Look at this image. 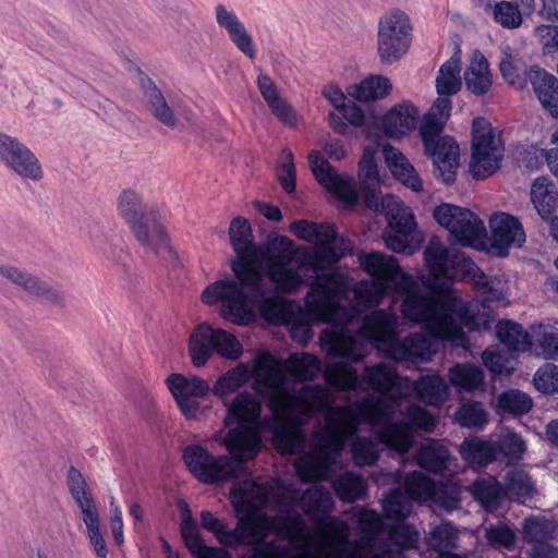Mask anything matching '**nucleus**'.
<instances>
[{"mask_svg":"<svg viewBox=\"0 0 558 558\" xmlns=\"http://www.w3.org/2000/svg\"><path fill=\"white\" fill-rule=\"evenodd\" d=\"M290 231L312 243L313 250L295 246L284 235L269 238L263 248L255 245L252 229L245 218H234L229 228L236 259L231 264L234 278L223 277L202 292L206 305H220V315L238 326L255 319V311L275 324L286 323L288 305L277 293H292L303 283L302 272H311L313 283L305 305L316 323L330 325L322 331V349L336 357L359 363L367 354L366 342L396 362L425 363L436 352L435 339L415 332L399 339L396 335L398 316L395 312L376 310L362 315L353 301L349 306L341 300L353 294L349 277L338 272L335 265L351 250L350 243L338 236L328 222L296 220Z\"/></svg>","mask_w":558,"mask_h":558,"instance_id":"f257e3e1","label":"nucleus"},{"mask_svg":"<svg viewBox=\"0 0 558 558\" xmlns=\"http://www.w3.org/2000/svg\"><path fill=\"white\" fill-rule=\"evenodd\" d=\"M429 277L424 286L420 284L398 264V260L380 252L363 254L359 260L372 280H363L354 286L353 296L357 308H371L379 305L388 293L403 298L401 312L414 323L423 324L435 339L452 342L466 348L469 344L464 328L480 330L486 327L488 318L485 313H475L472 302L463 301L451 290L452 280L461 277L471 282L486 302L505 300L502 288L477 267L464 253L448 250L439 240L432 239L424 251Z\"/></svg>","mask_w":558,"mask_h":558,"instance_id":"f03ea898","label":"nucleus"},{"mask_svg":"<svg viewBox=\"0 0 558 558\" xmlns=\"http://www.w3.org/2000/svg\"><path fill=\"white\" fill-rule=\"evenodd\" d=\"M327 384L341 391H357L364 385L377 392V397H365L355 404L336 408L328 415V427L318 433V444L333 445L339 452L343 437L356 429L361 415L374 428L376 438L386 447L400 454L407 453L414 445L415 433H432L436 417L420 405H409L402 420L392 422L400 408V401L414 397L428 405L442 404L449 396V387L438 374L420 376L416 380L399 376L395 367L379 363L366 366L361 376L344 362L329 363L324 372Z\"/></svg>","mask_w":558,"mask_h":558,"instance_id":"7ed1b4c3","label":"nucleus"},{"mask_svg":"<svg viewBox=\"0 0 558 558\" xmlns=\"http://www.w3.org/2000/svg\"><path fill=\"white\" fill-rule=\"evenodd\" d=\"M435 482L422 473L413 471L404 480V490L395 488L383 500L386 517L396 523L386 529L381 517L374 510L359 509L355 513L360 537L350 546V527L344 521L328 513L333 509L331 493L313 486L301 498L302 510L313 521L315 529L312 542L318 548L310 547L296 558H405L403 549L413 548L418 542L417 531L402 523L411 513L413 500H436Z\"/></svg>","mask_w":558,"mask_h":558,"instance_id":"20e7f679","label":"nucleus"},{"mask_svg":"<svg viewBox=\"0 0 558 558\" xmlns=\"http://www.w3.org/2000/svg\"><path fill=\"white\" fill-rule=\"evenodd\" d=\"M302 495L280 481H243L230 492L234 510L241 514L235 529L230 530L207 510L202 511L201 522L225 546H251L242 558H296L312 545L304 518L296 510L302 509Z\"/></svg>","mask_w":558,"mask_h":558,"instance_id":"39448f33","label":"nucleus"},{"mask_svg":"<svg viewBox=\"0 0 558 558\" xmlns=\"http://www.w3.org/2000/svg\"><path fill=\"white\" fill-rule=\"evenodd\" d=\"M251 378L254 379V391L268 401L271 411L270 420L259 423L260 430L269 429L274 446L280 453L301 452L305 442L303 426L313 412L326 405V390L306 387L299 395L290 393L278 360L269 352H260L252 363H239L222 374L211 391L223 399L240 390Z\"/></svg>","mask_w":558,"mask_h":558,"instance_id":"423d86ee","label":"nucleus"},{"mask_svg":"<svg viewBox=\"0 0 558 558\" xmlns=\"http://www.w3.org/2000/svg\"><path fill=\"white\" fill-rule=\"evenodd\" d=\"M226 405L229 432L225 445L232 458L214 456L199 445L186 446L183 451L187 470L205 484L239 477L244 472V460L255 458L262 447L258 422L262 413L260 401L251 392L242 391Z\"/></svg>","mask_w":558,"mask_h":558,"instance_id":"0eeeda50","label":"nucleus"},{"mask_svg":"<svg viewBox=\"0 0 558 558\" xmlns=\"http://www.w3.org/2000/svg\"><path fill=\"white\" fill-rule=\"evenodd\" d=\"M356 402L351 403V405ZM350 407L343 405L342 408ZM337 407L328 408L325 413V424L315 428L310 440V451L300 456L294 464L298 476L305 482L328 481L342 468L341 456L344 445L351 440L352 459L357 466L373 465L379 458V447L368 437L355 436L361 423L369 424L361 416L356 429L345 434L339 452H333V445L318 444L316 436L328 427V415Z\"/></svg>","mask_w":558,"mask_h":558,"instance_id":"6e6552de","label":"nucleus"},{"mask_svg":"<svg viewBox=\"0 0 558 558\" xmlns=\"http://www.w3.org/2000/svg\"><path fill=\"white\" fill-rule=\"evenodd\" d=\"M365 133L367 138L374 140L376 143V146L369 145L364 148V153L360 161L359 178L362 184L366 206L368 207V198L371 195H376L379 198V202L388 196H384L378 190L380 181L376 165V154L379 146H383L385 161L393 177L411 190L415 192L421 191L423 183L408 159L398 149L389 145H383L379 142L377 129L373 130L371 125H367Z\"/></svg>","mask_w":558,"mask_h":558,"instance_id":"1a4fd4ad","label":"nucleus"},{"mask_svg":"<svg viewBox=\"0 0 558 558\" xmlns=\"http://www.w3.org/2000/svg\"><path fill=\"white\" fill-rule=\"evenodd\" d=\"M368 208L387 218L388 226L383 238L388 248L396 253L411 255L420 247L422 236L416 231L414 216L399 197L388 194L379 202L376 195H371Z\"/></svg>","mask_w":558,"mask_h":558,"instance_id":"9d476101","label":"nucleus"},{"mask_svg":"<svg viewBox=\"0 0 558 558\" xmlns=\"http://www.w3.org/2000/svg\"><path fill=\"white\" fill-rule=\"evenodd\" d=\"M118 213L142 245L155 252L168 247V235L160 217L138 192L133 189L123 190L118 197Z\"/></svg>","mask_w":558,"mask_h":558,"instance_id":"9b49d317","label":"nucleus"},{"mask_svg":"<svg viewBox=\"0 0 558 558\" xmlns=\"http://www.w3.org/2000/svg\"><path fill=\"white\" fill-rule=\"evenodd\" d=\"M244 352L241 341L231 332L214 328L208 323L198 324L189 338V354L195 367L204 366L213 354L238 361Z\"/></svg>","mask_w":558,"mask_h":558,"instance_id":"f8f14e48","label":"nucleus"},{"mask_svg":"<svg viewBox=\"0 0 558 558\" xmlns=\"http://www.w3.org/2000/svg\"><path fill=\"white\" fill-rule=\"evenodd\" d=\"M413 26L409 15L400 10L384 14L377 27V53L383 64L402 59L412 43Z\"/></svg>","mask_w":558,"mask_h":558,"instance_id":"ddd939ff","label":"nucleus"},{"mask_svg":"<svg viewBox=\"0 0 558 558\" xmlns=\"http://www.w3.org/2000/svg\"><path fill=\"white\" fill-rule=\"evenodd\" d=\"M504 143L492 124L476 118L472 124V157L470 171L475 179H485L495 173L504 157Z\"/></svg>","mask_w":558,"mask_h":558,"instance_id":"4468645a","label":"nucleus"},{"mask_svg":"<svg viewBox=\"0 0 558 558\" xmlns=\"http://www.w3.org/2000/svg\"><path fill=\"white\" fill-rule=\"evenodd\" d=\"M434 218L449 231L453 242L472 247L484 243L485 225L471 210L445 203L435 208Z\"/></svg>","mask_w":558,"mask_h":558,"instance_id":"2eb2a0df","label":"nucleus"},{"mask_svg":"<svg viewBox=\"0 0 558 558\" xmlns=\"http://www.w3.org/2000/svg\"><path fill=\"white\" fill-rule=\"evenodd\" d=\"M166 381L182 415L186 420L197 418L203 412L201 400L211 390L208 381L195 375L182 374H172Z\"/></svg>","mask_w":558,"mask_h":558,"instance_id":"dca6fc26","label":"nucleus"},{"mask_svg":"<svg viewBox=\"0 0 558 558\" xmlns=\"http://www.w3.org/2000/svg\"><path fill=\"white\" fill-rule=\"evenodd\" d=\"M0 163L25 180L43 178V168L35 154L16 137L4 133H0Z\"/></svg>","mask_w":558,"mask_h":558,"instance_id":"f3484780","label":"nucleus"},{"mask_svg":"<svg viewBox=\"0 0 558 558\" xmlns=\"http://www.w3.org/2000/svg\"><path fill=\"white\" fill-rule=\"evenodd\" d=\"M308 165L318 183L336 198L348 206H354L357 203L353 179L337 173L318 150L313 149L308 153Z\"/></svg>","mask_w":558,"mask_h":558,"instance_id":"a211bd4d","label":"nucleus"},{"mask_svg":"<svg viewBox=\"0 0 558 558\" xmlns=\"http://www.w3.org/2000/svg\"><path fill=\"white\" fill-rule=\"evenodd\" d=\"M427 155L432 158L435 173L442 182L450 184L456 179L459 146L450 136L421 134Z\"/></svg>","mask_w":558,"mask_h":558,"instance_id":"6ab92c4d","label":"nucleus"},{"mask_svg":"<svg viewBox=\"0 0 558 558\" xmlns=\"http://www.w3.org/2000/svg\"><path fill=\"white\" fill-rule=\"evenodd\" d=\"M281 368H282V372L284 374V377H286V389L290 392V393H293V395H299L304 388H306V386H303L300 390H290L289 387H288V379H287V373H289L295 380L298 381H310V380H313L320 372L322 369V365H320V361L310 354V353H306V352H303V353H294V354H291L284 362H280L278 360ZM307 387H312V385H307ZM313 387H320L322 386H318V385H313ZM324 389V387H323ZM327 395H328V401L326 403V405L315 412H313L311 414V416L308 417V420L315 414V413H318V412H322V411H327L330 404V395L328 392V390L325 388Z\"/></svg>","mask_w":558,"mask_h":558,"instance_id":"aec40b11","label":"nucleus"},{"mask_svg":"<svg viewBox=\"0 0 558 558\" xmlns=\"http://www.w3.org/2000/svg\"><path fill=\"white\" fill-rule=\"evenodd\" d=\"M413 459L420 468L434 474L448 470L452 460L444 441L433 438L426 439L417 447Z\"/></svg>","mask_w":558,"mask_h":558,"instance_id":"412c9836","label":"nucleus"},{"mask_svg":"<svg viewBox=\"0 0 558 558\" xmlns=\"http://www.w3.org/2000/svg\"><path fill=\"white\" fill-rule=\"evenodd\" d=\"M418 111L410 102H403L389 110L383 118L381 130L391 138L402 137L416 128Z\"/></svg>","mask_w":558,"mask_h":558,"instance_id":"4be33fe9","label":"nucleus"},{"mask_svg":"<svg viewBox=\"0 0 558 558\" xmlns=\"http://www.w3.org/2000/svg\"><path fill=\"white\" fill-rule=\"evenodd\" d=\"M527 80L543 108L550 116L558 118V80L537 66H532L529 70Z\"/></svg>","mask_w":558,"mask_h":558,"instance_id":"5701e85b","label":"nucleus"},{"mask_svg":"<svg viewBox=\"0 0 558 558\" xmlns=\"http://www.w3.org/2000/svg\"><path fill=\"white\" fill-rule=\"evenodd\" d=\"M216 19L218 25L227 31L234 46L247 58L254 59L256 53L252 37L236 14L223 5H218L216 8Z\"/></svg>","mask_w":558,"mask_h":558,"instance_id":"b1692460","label":"nucleus"},{"mask_svg":"<svg viewBox=\"0 0 558 558\" xmlns=\"http://www.w3.org/2000/svg\"><path fill=\"white\" fill-rule=\"evenodd\" d=\"M492 236L499 247L522 246L525 233L521 222L513 216L505 213L495 214L490 218Z\"/></svg>","mask_w":558,"mask_h":558,"instance_id":"393cba45","label":"nucleus"},{"mask_svg":"<svg viewBox=\"0 0 558 558\" xmlns=\"http://www.w3.org/2000/svg\"><path fill=\"white\" fill-rule=\"evenodd\" d=\"M0 277L26 292L56 299L58 293L45 281L12 264H0Z\"/></svg>","mask_w":558,"mask_h":558,"instance_id":"a878e982","label":"nucleus"},{"mask_svg":"<svg viewBox=\"0 0 558 558\" xmlns=\"http://www.w3.org/2000/svg\"><path fill=\"white\" fill-rule=\"evenodd\" d=\"M532 204L543 220H550L558 208V191L546 177L536 178L531 185Z\"/></svg>","mask_w":558,"mask_h":558,"instance_id":"bb28decb","label":"nucleus"},{"mask_svg":"<svg viewBox=\"0 0 558 558\" xmlns=\"http://www.w3.org/2000/svg\"><path fill=\"white\" fill-rule=\"evenodd\" d=\"M462 459L474 468H483L498 459L495 440L473 436L465 438L459 450Z\"/></svg>","mask_w":558,"mask_h":558,"instance_id":"cd10ccee","label":"nucleus"},{"mask_svg":"<svg viewBox=\"0 0 558 558\" xmlns=\"http://www.w3.org/2000/svg\"><path fill=\"white\" fill-rule=\"evenodd\" d=\"M450 385L459 391H482L485 387V374L481 366L472 363H457L448 371Z\"/></svg>","mask_w":558,"mask_h":558,"instance_id":"c85d7f7f","label":"nucleus"},{"mask_svg":"<svg viewBox=\"0 0 558 558\" xmlns=\"http://www.w3.org/2000/svg\"><path fill=\"white\" fill-rule=\"evenodd\" d=\"M464 82L468 90L476 96L485 95L490 89L493 75L486 58L481 52L473 53L464 72Z\"/></svg>","mask_w":558,"mask_h":558,"instance_id":"c756f323","label":"nucleus"},{"mask_svg":"<svg viewBox=\"0 0 558 558\" xmlns=\"http://www.w3.org/2000/svg\"><path fill=\"white\" fill-rule=\"evenodd\" d=\"M470 492L474 499L487 511L498 509L506 498H508L506 487L493 476L476 480L471 485Z\"/></svg>","mask_w":558,"mask_h":558,"instance_id":"7c9ffc66","label":"nucleus"},{"mask_svg":"<svg viewBox=\"0 0 558 558\" xmlns=\"http://www.w3.org/2000/svg\"><path fill=\"white\" fill-rule=\"evenodd\" d=\"M485 12L489 13L498 25L506 29L519 28L523 23L521 9L512 1L480 0Z\"/></svg>","mask_w":558,"mask_h":558,"instance_id":"2f4dec72","label":"nucleus"},{"mask_svg":"<svg viewBox=\"0 0 558 558\" xmlns=\"http://www.w3.org/2000/svg\"><path fill=\"white\" fill-rule=\"evenodd\" d=\"M181 534L185 546L195 558H232L222 548L207 546L199 536L197 527L191 521H184Z\"/></svg>","mask_w":558,"mask_h":558,"instance_id":"473e14b6","label":"nucleus"},{"mask_svg":"<svg viewBox=\"0 0 558 558\" xmlns=\"http://www.w3.org/2000/svg\"><path fill=\"white\" fill-rule=\"evenodd\" d=\"M391 89L390 81L381 75H372L360 84L348 88V94L359 101H369L385 97Z\"/></svg>","mask_w":558,"mask_h":558,"instance_id":"72a5a7b5","label":"nucleus"},{"mask_svg":"<svg viewBox=\"0 0 558 558\" xmlns=\"http://www.w3.org/2000/svg\"><path fill=\"white\" fill-rule=\"evenodd\" d=\"M496 332L499 341L511 352H525L532 348L527 332L511 320L499 322Z\"/></svg>","mask_w":558,"mask_h":558,"instance_id":"f704fd0d","label":"nucleus"},{"mask_svg":"<svg viewBox=\"0 0 558 558\" xmlns=\"http://www.w3.org/2000/svg\"><path fill=\"white\" fill-rule=\"evenodd\" d=\"M451 109L452 105L449 97L439 96L424 117L420 134L440 135L444 125L450 117Z\"/></svg>","mask_w":558,"mask_h":558,"instance_id":"c9c22d12","label":"nucleus"},{"mask_svg":"<svg viewBox=\"0 0 558 558\" xmlns=\"http://www.w3.org/2000/svg\"><path fill=\"white\" fill-rule=\"evenodd\" d=\"M532 407V398L527 393L517 389H510L501 392L496 398L495 403V408L498 413H507L513 416L526 414L531 411Z\"/></svg>","mask_w":558,"mask_h":558,"instance_id":"e433bc0d","label":"nucleus"},{"mask_svg":"<svg viewBox=\"0 0 558 558\" xmlns=\"http://www.w3.org/2000/svg\"><path fill=\"white\" fill-rule=\"evenodd\" d=\"M460 72V61L457 58H450L440 66L436 78V89L439 96L449 97L461 89Z\"/></svg>","mask_w":558,"mask_h":558,"instance_id":"4c0bfd02","label":"nucleus"},{"mask_svg":"<svg viewBox=\"0 0 558 558\" xmlns=\"http://www.w3.org/2000/svg\"><path fill=\"white\" fill-rule=\"evenodd\" d=\"M144 97L153 116L162 124L174 128L177 119L168 106L161 92L150 82L147 81L144 89Z\"/></svg>","mask_w":558,"mask_h":558,"instance_id":"58836bf2","label":"nucleus"},{"mask_svg":"<svg viewBox=\"0 0 558 558\" xmlns=\"http://www.w3.org/2000/svg\"><path fill=\"white\" fill-rule=\"evenodd\" d=\"M332 487L338 497L347 502L363 498L366 490L364 480L353 472H344L341 474L332 482Z\"/></svg>","mask_w":558,"mask_h":558,"instance_id":"ea45409f","label":"nucleus"},{"mask_svg":"<svg viewBox=\"0 0 558 558\" xmlns=\"http://www.w3.org/2000/svg\"><path fill=\"white\" fill-rule=\"evenodd\" d=\"M456 422L473 429H483L488 423V413L478 401L462 402L454 414Z\"/></svg>","mask_w":558,"mask_h":558,"instance_id":"a19ab883","label":"nucleus"},{"mask_svg":"<svg viewBox=\"0 0 558 558\" xmlns=\"http://www.w3.org/2000/svg\"><path fill=\"white\" fill-rule=\"evenodd\" d=\"M495 444L498 448V458L502 457L509 462H517L523 459L526 451V442L518 433L506 429L498 435Z\"/></svg>","mask_w":558,"mask_h":558,"instance_id":"79ce46f5","label":"nucleus"},{"mask_svg":"<svg viewBox=\"0 0 558 558\" xmlns=\"http://www.w3.org/2000/svg\"><path fill=\"white\" fill-rule=\"evenodd\" d=\"M459 531L449 522L435 526L428 538L429 547L438 555L451 553L458 547Z\"/></svg>","mask_w":558,"mask_h":558,"instance_id":"37998d69","label":"nucleus"},{"mask_svg":"<svg viewBox=\"0 0 558 558\" xmlns=\"http://www.w3.org/2000/svg\"><path fill=\"white\" fill-rule=\"evenodd\" d=\"M499 70L505 81L518 88H522L525 84L527 72L519 59H517L510 47L506 46L500 51Z\"/></svg>","mask_w":558,"mask_h":558,"instance_id":"c03bdc74","label":"nucleus"},{"mask_svg":"<svg viewBox=\"0 0 558 558\" xmlns=\"http://www.w3.org/2000/svg\"><path fill=\"white\" fill-rule=\"evenodd\" d=\"M556 524L544 518L525 519L523 524V538L533 546L548 545L554 537Z\"/></svg>","mask_w":558,"mask_h":558,"instance_id":"a18cd8bd","label":"nucleus"},{"mask_svg":"<svg viewBox=\"0 0 558 558\" xmlns=\"http://www.w3.org/2000/svg\"><path fill=\"white\" fill-rule=\"evenodd\" d=\"M505 487L509 498L523 501L531 497L534 490V483L526 472L513 469L505 477Z\"/></svg>","mask_w":558,"mask_h":558,"instance_id":"49530a36","label":"nucleus"},{"mask_svg":"<svg viewBox=\"0 0 558 558\" xmlns=\"http://www.w3.org/2000/svg\"><path fill=\"white\" fill-rule=\"evenodd\" d=\"M485 538L494 548L512 550L517 535L508 525L499 523L485 527Z\"/></svg>","mask_w":558,"mask_h":558,"instance_id":"de8ad7c7","label":"nucleus"},{"mask_svg":"<svg viewBox=\"0 0 558 558\" xmlns=\"http://www.w3.org/2000/svg\"><path fill=\"white\" fill-rule=\"evenodd\" d=\"M277 177L282 189L291 194L295 190V167L293 153L283 148L280 154V162L277 168Z\"/></svg>","mask_w":558,"mask_h":558,"instance_id":"09e8293b","label":"nucleus"},{"mask_svg":"<svg viewBox=\"0 0 558 558\" xmlns=\"http://www.w3.org/2000/svg\"><path fill=\"white\" fill-rule=\"evenodd\" d=\"M534 353L544 359H554L558 354V329L544 327L537 335Z\"/></svg>","mask_w":558,"mask_h":558,"instance_id":"8fccbe9b","label":"nucleus"},{"mask_svg":"<svg viewBox=\"0 0 558 558\" xmlns=\"http://www.w3.org/2000/svg\"><path fill=\"white\" fill-rule=\"evenodd\" d=\"M535 388L547 395L558 393V366L545 364L534 375Z\"/></svg>","mask_w":558,"mask_h":558,"instance_id":"3c124183","label":"nucleus"},{"mask_svg":"<svg viewBox=\"0 0 558 558\" xmlns=\"http://www.w3.org/2000/svg\"><path fill=\"white\" fill-rule=\"evenodd\" d=\"M482 360L485 367L494 375L510 374L514 369L511 359L504 355L497 348L486 349Z\"/></svg>","mask_w":558,"mask_h":558,"instance_id":"603ef678","label":"nucleus"},{"mask_svg":"<svg viewBox=\"0 0 558 558\" xmlns=\"http://www.w3.org/2000/svg\"><path fill=\"white\" fill-rule=\"evenodd\" d=\"M271 113L279 120L283 125L289 128H296L299 118L295 109L284 99H277L274 104L268 106Z\"/></svg>","mask_w":558,"mask_h":558,"instance_id":"864d4df0","label":"nucleus"},{"mask_svg":"<svg viewBox=\"0 0 558 558\" xmlns=\"http://www.w3.org/2000/svg\"><path fill=\"white\" fill-rule=\"evenodd\" d=\"M73 499L75 500L76 505L78 506V508L81 510L82 519H83L85 525L99 521L98 509H97L96 502L93 499L90 493L75 497Z\"/></svg>","mask_w":558,"mask_h":558,"instance_id":"5fc2aeb1","label":"nucleus"},{"mask_svg":"<svg viewBox=\"0 0 558 558\" xmlns=\"http://www.w3.org/2000/svg\"><path fill=\"white\" fill-rule=\"evenodd\" d=\"M87 537L89 539V543L95 550L96 555L99 558H106L108 554L107 545L104 539L101 530H100V521L87 524Z\"/></svg>","mask_w":558,"mask_h":558,"instance_id":"6e6d98bb","label":"nucleus"},{"mask_svg":"<svg viewBox=\"0 0 558 558\" xmlns=\"http://www.w3.org/2000/svg\"><path fill=\"white\" fill-rule=\"evenodd\" d=\"M257 86L267 106H270V104H274L277 99L282 98L272 80L266 74L258 75Z\"/></svg>","mask_w":558,"mask_h":558,"instance_id":"4d7b16f0","label":"nucleus"},{"mask_svg":"<svg viewBox=\"0 0 558 558\" xmlns=\"http://www.w3.org/2000/svg\"><path fill=\"white\" fill-rule=\"evenodd\" d=\"M68 485L73 498L89 493L83 475L73 468L68 474Z\"/></svg>","mask_w":558,"mask_h":558,"instance_id":"13d9d810","label":"nucleus"},{"mask_svg":"<svg viewBox=\"0 0 558 558\" xmlns=\"http://www.w3.org/2000/svg\"><path fill=\"white\" fill-rule=\"evenodd\" d=\"M323 95L337 110L345 107V104L348 102L347 96L343 92L333 84L326 85L323 89Z\"/></svg>","mask_w":558,"mask_h":558,"instance_id":"bf43d9fd","label":"nucleus"},{"mask_svg":"<svg viewBox=\"0 0 558 558\" xmlns=\"http://www.w3.org/2000/svg\"><path fill=\"white\" fill-rule=\"evenodd\" d=\"M339 111L350 124L355 126H362L365 124V114L355 104L348 101L345 107H342Z\"/></svg>","mask_w":558,"mask_h":558,"instance_id":"052dcab7","label":"nucleus"},{"mask_svg":"<svg viewBox=\"0 0 558 558\" xmlns=\"http://www.w3.org/2000/svg\"><path fill=\"white\" fill-rule=\"evenodd\" d=\"M111 525H112V535L116 543L121 544L123 542V522H122V511L114 501H111Z\"/></svg>","mask_w":558,"mask_h":558,"instance_id":"680f3d73","label":"nucleus"},{"mask_svg":"<svg viewBox=\"0 0 558 558\" xmlns=\"http://www.w3.org/2000/svg\"><path fill=\"white\" fill-rule=\"evenodd\" d=\"M254 207L259 214L270 221H279L282 218L281 210L277 206L257 201L254 203Z\"/></svg>","mask_w":558,"mask_h":558,"instance_id":"e2e57ef3","label":"nucleus"},{"mask_svg":"<svg viewBox=\"0 0 558 558\" xmlns=\"http://www.w3.org/2000/svg\"><path fill=\"white\" fill-rule=\"evenodd\" d=\"M542 8L538 14L547 21H558V0H541Z\"/></svg>","mask_w":558,"mask_h":558,"instance_id":"0e129e2a","label":"nucleus"},{"mask_svg":"<svg viewBox=\"0 0 558 558\" xmlns=\"http://www.w3.org/2000/svg\"><path fill=\"white\" fill-rule=\"evenodd\" d=\"M324 150L329 156V158L335 160H341L347 156V150L339 140H332L326 143Z\"/></svg>","mask_w":558,"mask_h":558,"instance_id":"69168bd1","label":"nucleus"},{"mask_svg":"<svg viewBox=\"0 0 558 558\" xmlns=\"http://www.w3.org/2000/svg\"><path fill=\"white\" fill-rule=\"evenodd\" d=\"M529 558H558V550L550 545L533 546Z\"/></svg>","mask_w":558,"mask_h":558,"instance_id":"338daca9","label":"nucleus"},{"mask_svg":"<svg viewBox=\"0 0 558 558\" xmlns=\"http://www.w3.org/2000/svg\"><path fill=\"white\" fill-rule=\"evenodd\" d=\"M554 27L551 25H539L534 29L535 36L545 47L550 48Z\"/></svg>","mask_w":558,"mask_h":558,"instance_id":"774afa93","label":"nucleus"}]
</instances>
